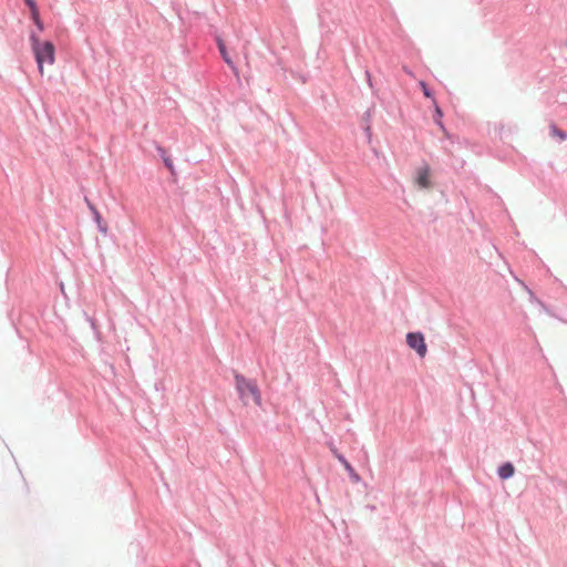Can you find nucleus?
Masks as SVG:
<instances>
[{
  "label": "nucleus",
  "instance_id": "1",
  "mask_svg": "<svg viewBox=\"0 0 567 567\" xmlns=\"http://www.w3.org/2000/svg\"><path fill=\"white\" fill-rule=\"evenodd\" d=\"M235 384L236 390L238 392L239 399L243 401L245 405L249 403V399L251 398L252 402L260 406L261 405V393L257 385V382L252 379H247L243 374L236 372L235 375Z\"/></svg>",
  "mask_w": 567,
  "mask_h": 567
},
{
  "label": "nucleus",
  "instance_id": "2",
  "mask_svg": "<svg viewBox=\"0 0 567 567\" xmlns=\"http://www.w3.org/2000/svg\"><path fill=\"white\" fill-rule=\"evenodd\" d=\"M30 42L38 68L42 72L44 63L53 64L55 61L54 44L48 40L41 41L34 32L30 34Z\"/></svg>",
  "mask_w": 567,
  "mask_h": 567
},
{
  "label": "nucleus",
  "instance_id": "3",
  "mask_svg": "<svg viewBox=\"0 0 567 567\" xmlns=\"http://www.w3.org/2000/svg\"><path fill=\"white\" fill-rule=\"evenodd\" d=\"M406 343L413 349L420 358H424L427 352V347L422 332H409L406 334Z\"/></svg>",
  "mask_w": 567,
  "mask_h": 567
},
{
  "label": "nucleus",
  "instance_id": "4",
  "mask_svg": "<svg viewBox=\"0 0 567 567\" xmlns=\"http://www.w3.org/2000/svg\"><path fill=\"white\" fill-rule=\"evenodd\" d=\"M331 451L334 454V456L337 457V460L344 466L346 471L349 473L350 478L355 483L359 482L360 475L355 472V470L348 462V460L344 457V455L338 453V451L336 449H331Z\"/></svg>",
  "mask_w": 567,
  "mask_h": 567
},
{
  "label": "nucleus",
  "instance_id": "5",
  "mask_svg": "<svg viewBox=\"0 0 567 567\" xmlns=\"http://www.w3.org/2000/svg\"><path fill=\"white\" fill-rule=\"evenodd\" d=\"M416 183L423 188H427L430 186L431 182L429 166L425 165L417 169Z\"/></svg>",
  "mask_w": 567,
  "mask_h": 567
},
{
  "label": "nucleus",
  "instance_id": "6",
  "mask_svg": "<svg viewBox=\"0 0 567 567\" xmlns=\"http://www.w3.org/2000/svg\"><path fill=\"white\" fill-rule=\"evenodd\" d=\"M215 41H216V44H217V48H218V51L223 58V60L230 66V68H234V63H233V60L229 56L228 54V51H227V47H226V43L225 41L219 37V35H216L215 37Z\"/></svg>",
  "mask_w": 567,
  "mask_h": 567
},
{
  "label": "nucleus",
  "instance_id": "7",
  "mask_svg": "<svg viewBox=\"0 0 567 567\" xmlns=\"http://www.w3.org/2000/svg\"><path fill=\"white\" fill-rule=\"evenodd\" d=\"M515 473V467L511 462L503 463L498 470L497 474L502 480H508L511 478Z\"/></svg>",
  "mask_w": 567,
  "mask_h": 567
},
{
  "label": "nucleus",
  "instance_id": "8",
  "mask_svg": "<svg viewBox=\"0 0 567 567\" xmlns=\"http://www.w3.org/2000/svg\"><path fill=\"white\" fill-rule=\"evenodd\" d=\"M156 150H157L158 155L163 159V163H164L165 167L171 172V174L174 175L175 174V167H174V164H173V161H172L171 156L167 155L166 150L164 147H162V146H157Z\"/></svg>",
  "mask_w": 567,
  "mask_h": 567
},
{
  "label": "nucleus",
  "instance_id": "9",
  "mask_svg": "<svg viewBox=\"0 0 567 567\" xmlns=\"http://www.w3.org/2000/svg\"><path fill=\"white\" fill-rule=\"evenodd\" d=\"M93 219L96 223L99 231L106 234L109 229L107 223L102 218V215L97 209H93Z\"/></svg>",
  "mask_w": 567,
  "mask_h": 567
},
{
  "label": "nucleus",
  "instance_id": "10",
  "mask_svg": "<svg viewBox=\"0 0 567 567\" xmlns=\"http://www.w3.org/2000/svg\"><path fill=\"white\" fill-rule=\"evenodd\" d=\"M434 107H435L434 115H433L434 122L445 134H447L446 128L442 122L443 112H442L441 107L437 105L436 101H434Z\"/></svg>",
  "mask_w": 567,
  "mask_h": 567
},
{
  "label": "nucleus",
  "instance_id": "11",
  "mask_svg": "<svg viewBox=\"0 0 567 567\" xmlns=\"http://www.w3.org/2000/svg\"><path fill=\"white\" fill-rule=\"evenodd\" d=\"M549 133L553 137H558L561 142L567 140V132L560 130L556 124L549 125Z\"/></svg>",
  "mask_w": 567,
  "mask_h": 567
},
{
  "label": "nucleus",
  "instance_id": "12",
  "mask_svg": "<svg viewBox=\"0 0 567 567\" xmlns=\"http://www.w3.org/2000/svg\"><path fill=\"white\" fill-rule=\"evenodd\" d=\"M30 14H31V19H32L33 23L35 24L37 29L39 31H43L44 23H43L42 19L40 18L39 8L30 10Z\"/></svg>",
  "mask_w": 567,
  "mask_h": 567
},
{
  "label": "nucleus",
  "instance_id": "13",
  "mask_svg": "<svg viewBox=\"0 0 567 567\" xmlns=\"http://www.w3.org/2000/svg\"><path fill=\"white\" fill-rule=\"evenodd\" d=\"M420 85H421V89H422V92L424 94L425 97H429V99H432L433 102L435 101L434 99V93L433 91L430 89V86L424 82V81H421L420 82Z\"/></svg>",
  "mask_w": 567,
  "mask_h": 567
},
{
  "label": "nucleus",
  "instance_id": "14",
  "mask_svg": "<svg viewBox=\"0 0 567 567\" xmlns=\"http://www.w3.org/2000/svg\"><path fill=\"white\" fill-rule=\"evenodd\" d=\"M29 10L38 8L35 0H23Z\"/></svg>",
  "mask_w": 567,
  "mask_h": 567
},
{
  "label": "nucleus",
  "instance_id": "15",
  "mask_svg": "<svg viewBox=\"0 0 567 567\" xmlns=\"http://www.w3.org/2000/svg\"><path fill=\"white\" fill-rule=\"evenodd\" d=\"M364 74H365L367 82H368L369 86L373 90L374 85H373L371 73L369 72V70H365Z\"/></svg>",
  "mask_w": 567,
  "mask_h": 567
},
{
  "label": "nucleus",
  "instance_id": "16",
  "mask_svg": "<svg viewBox=\"0 0 567 567\" xmlns=\"http://www.w3.org/2000/svg\"><path fill=\"white\" fill-rule=\"evenodd\" d=\"M85 317H86V320L90 322L91 328L94 331H97V326L95 323V320L93 318H91L90 316H87L86 313H85Z\"/></svg>",
  "mask_w": 567,
  "mask_h": 567
},
{
  "label": "nucleus",
  "instance_id": "17",
  "mask_svg": "<svg viewBox=\"0 0 567 567\" xmlns=\"http://www.w3.org/2000/svg\"><path fill=\"white\" fill-rule=\"evenodd\" d=\"M86 203H87V206H89L91 213L93 214V209H96V207L93 204H91L87 199H86Z\"/></svg>",
  "mask_w": 567,
  "mask_h": 567
},
{
  "label": "nucleus",
  "instance_id": "18",
  "mask_svg": "<svg viewBox=\"0 0 567 567\" xmlns=\"http://www.w3.org/2000/svg\"><path fill=\"white\" fill-rule=\"evenodd\" d=\"M364 131H365V133H367L368 137L370 138V136H371V127L368 125V126L364 128Z\"/></svg>",
  "mask_w": 567,
  "mask_h": 567
},
{
  "label": "nucleus",
  "instance_id": "19",
  "mask_svg": "<svg viewBox=\"0 0 567 567\" xmlns=\"http://www.w3.org/2000/svg\"><path fill=\"white\" fill-rule=\"evenodd\" d=\"M537 302H538L542 307H544V308H545L544 302H542V301H539V300H538Z\"/></svg>",
  "mask_w": 567,
  "mask_h": 567
}]
</instances>
